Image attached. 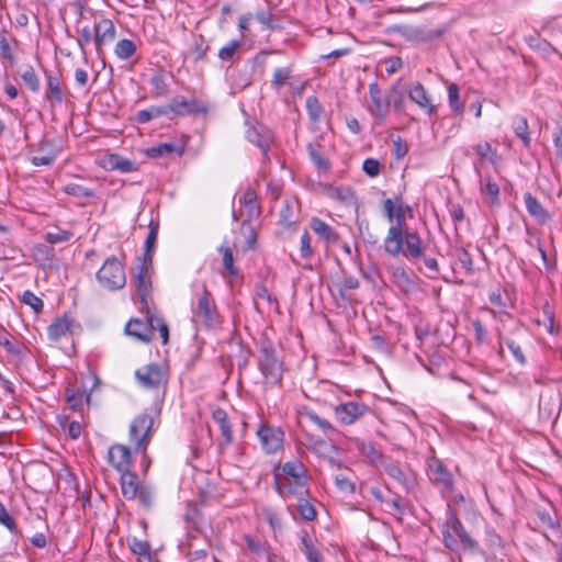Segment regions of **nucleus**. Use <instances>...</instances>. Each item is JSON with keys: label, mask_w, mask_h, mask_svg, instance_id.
I'll return each instance as SVG.
<instances>
[{"label": "nucleus", "mask_w": 562, "mask_h": 562, "mask_svg": "<svg viewBox=\"0 0 562 562\" xmlns=\"http://www.w3.org/2000/svg\"><path fill=\"white\" fill-rule=\"evenodd\" d=\"M256 20L262 24L267 30L277 31L281 30L282 26L277 23V16L269 11H258L256 13Z\"/></svg>", "instance_id": "obj_48"}, {"label": "nucleus", "mask_w": 562, "mask_h": 562, "mask_svg": "<svg viewBox=\"0 0 562 562\" xmlns=\"http://www.w3.org/2000/svg\"><path fill=\"white\" fill-rule=\"evenodd\" d=\"M442 33L441 29L416 27L411 32L409 38L417 43H429L439 38Z\"/></svg>", "instance_id": "obj_30"}, {"label": "nucleus", "mask_w": 562, "mask_h": 562, "mask_svg": "<svg viewBox=\"0 0 562 562\" xmlns=\"http://www.w3.org/2000/svg\"><path fill=\"white\" fill-rule=\"evenodd\" d=\"M246 138L257 145L265 158L268 157V151L273 143L272 132L261 124H251L246 131Z\"/></svg>", "instance_id": "obj_14"}, {"label": "nucleus", "mask_w": 562, "mask_h": 562, "mask_svg": "<svg viewBox=\"0 0 562 562\" xmlns=\"http://www.w3.org/2000/svg\"><path fill=\"white\" fill-rule=\"evenodd\" d=\"M149 232L145 239L144 244V254L142 257H137L136 260L145 261L147 263H153L154 252L157 244V237L159 232V221L150 220L148 225Z\"/></svg>", "instance_id": "obj_20"}, {"label": "nucleus", "mask_w": 562, "mask_h": 562, "mask_svg": "<svg viewBox=\"0 0 562 562\" xmlns=\"http://www.w3.org/2000/svg\"><path fill=\"white\" fill-rule=\"evenodd\" d=\"M369 94L373 106L369 109L370 113L380 121H384L391 106V98H383L380 86L376 81L369 85Z\"/></svg>", "instance_id": "obj_15"}, {"label": "nucleus", "mask_w": 562, "mask_h": 562, "mask_svg": "<svg viewBox=\"0 0 562 562\" xmlns=\"http://www.w3.org/2000/svg\"><path fill=\"white\" fill-rule=\"evenodd\" d=\"M257 436L262 450L268 453H276L283 445L284 432L268 424H261L257 430Z\"/></svg>", "instance_id": "obj_10"}, {"label": "nucleus", "mask_w": 562, "mask_h": 562, "mask_svg": "<svg viewBox=\"0 0 562 562\" xmlns=\"http://www.w3.org/2000/svg\"><path fill=\"white\" fill-rule=\"evenodd\" d=\"M64 192L76 198H92L94 195L91 189L75 182L66 184Z\"/></svg>", "instance_id": "obj_49"}, {"label": "nucleus", "mask_w": 562, "mask_h": 562, "mask_svg": "<svg viewBox=\"0 0 562 562\" xmlns=\"http://www.w3.org/2000/svg\"><path fill=\"white\" fill-rule=\"evenodd\" d=\"M503 341L519 364H525L527 362L522 350V342L519 338L504 337Z\"/></svg>", "instance_id": "obj_38"}, {"label": "nucleus", "mask_w": 562, "mask_h": 562, "mask_svg": "<svg viewBox=\"0 0 562 562\" xmlns=\"http://www.w3.org/2000/svg\"><path fill=\"white\" fill-rule=\"evenodd\" d=\"M65 395L69 407L72 409H78L80 407L83 397H86L87 401L90 400V395H86L85 392H76L70 389L66 390Z\"/></svg>", "instance_id": "obj_56"}, {"label": "nucleus", "mask_w": 562, "mask_h": 562, "mask_svg": "<svg viewBox=\"0 0 562 562\" xmlns=\"http://www.w3.org/2000/svg\"><path fill=\"white\" fill-rule=\"evenodd\" d=\"M97 279L110 291L122 289L126 283L123 263L115 256L109 257L97 272Z\"/></svg>", "instance_id": "obj_4"}, {"label": "nucleus", "mask_w": 562, "mask_h": 562, "mask_svg": "<svg viewBox=\"0 0 562 562\" xmlns=\"http://www.w3.org/2000/svg\"><path fill=\"white\" fill-rule=\"evenodd\" d=\"M108 461L117 471H126L132 467V450L121 443L112 445L108 450Z\"/></svg>", "instance_id": "obj_16"}, {"label": "nucleus", "mask_w": 562, "mask_h": 562, "mask_svg": "<svg viewBox=\"0 0 562 562\" xmlns=\"http://www.w3.org/2000/svg\"><path fill=\"white\" fill-rule=\"evenodd\" d=\"M186 150V142L178 143H161L156 146L149 147L146 149V155L150 158H159L169 156L171 154H177L178 156H182Z\"/></svg>", "instance_id": "obj_22"}, {"label": "nucleus", "mask_w": 562, "mask_h": 562, "mask_svg": "<svg viewBox=\"0 0 562 562\" xmlns=\"http://www.w3.org/2000/svg\"><path fill=\"white\" fill-rule=\"evenodd\" d=\"M20 76L25 86L34 93H37L41 88L40 79L31 65H25L20 72Z\"/></svg>", "instance_id": "obj_37"}, {"label": "nucleus", "mask_w": 562, "mask_h": 562, "mask_svg": "<svg viewBox=\"0 0 562 562\" xmlns=\"http://www.w3.org/2000/svg\"><path fill=\"white\" fill-rule=\"evenodd\" d=\"M513 128L516 136L522 142L524 147L529 148L531 138L527 119L521 115L515 116L513 120Z\"/></svg>", "instance_id": "obj_31"}, {"label": "nucleus", "mask_w": 562, "mask_h": 562, "mask_svg": "<svg viewBox=\"0 0 562 562\" xmlns=\"http://www.w3.org/2000/svg\"><path fill=\"white\" fill-rule=\"evenodd\" d=\"M337 420L342 425H351L370 413L364 403L349 401L337 405L334 409Z\"/></svg>", "instance_id": "obj_11"}, {"label": "nucleus", "mask_w": 562, "mask_h": 562, "mask_svg": "<svg viewBox=\"0 0 562 562\" xmlns=\"http://www.w3.org/2000/svg\"><path fill=\"white\" fill-rule=\"evenodd\" d=\"M386 97L391 98V105L394 106V110L397 111L402 108L404 94L400 89V81H397L390 88Z\"/></svg>", "instance_id": "obj_58"}, {"label": "nucleus", "mask_w": 562, "mask_h": 562, "mask_svg": "<svg viewBox=\"0 0 562 562\" xmlns=\"http://www.w3.org/2000/svg\"><path fill=\"white\" fill-rule=\"evenodd\" d=\"M46 98L60 103L63 101V93L58 77L56 75H53L52 72H46Z\"/></svg>", "instance_id": "obj_35"}, {"label": "nucleus", "mask_w": 562, "mask_h": 562, "mask_svg": "<svg viewBox=\"0 0 562 562\" xmlns=\"http://www.w3.org/2000/svg\"><path fill=\"white\" fill-rule=\"evenodd\" d=\"M448 101L456 115L463 114L464 105L459 100V86L457 83H450L448 86Z\"/></svg>", "instance_id": "obj_42"}, {"label": "nucleus", "mask_w": 562, "mask_h": 562, "mask_svg": "<svg viewBox=\"0 0 562 562\" xmlns=\"http://www.w3.org/2000/svg\"><path fill=\"white\" fill-rule=\"evenodd\" d=\"M127 544H128L130 550L134 554H136L138 557L150 559L151 548H150V544L148 541L139 540V539L133 537V538L127 539Z\"/></svg>", "instance_id": "obj_39"}, {"label": "nucleus", "mask_w": 562, "mask_h": 562, "mask_svg": "<svg viewBox=\"0 0 562 562\" xmlns=\"http://www.w3.org/2000/svg\"><path fill=\"white\" fill-rule=\"evenodd\" d=\"M306 149L311 160L319 170H328L330 168L329 160L323 155L321 144L311 143L307 145Z\"/></svg>", "instance_id": "obj_34"}, {"label": "nucleus", "mask_w": 562, "mask_h": 562, "mask_svg": "<svg viewBox=\"0 0 562 562\" xmlns=\"http://www.w3.org/2000/svg\"><path fill=\"white\" fill-rule=\"evenodd\" d=\"M362 170L370 178H374L380 173L381 165L378 159L367 158L362 164Z\"/></svg>", "instance_id": "obj_63"}, {"label": "nucleus", "mask_w": 562, "mask_h": 562, "mask_svg": "<svg viewBox=\"0 0 562 562\" xmlns=\"http://www.w3.org/2000/svg\"><path fill=\"white\" fill-rule=\"evenodd\" d=\"M297 497H299V501H297L296 509H297L301 518L306 521L314 520L316 518V514H317L314 505L308 499L304 498V496H297Z\"/></svg>", "instance_id": "obj_41"}, {"label": "nucleus", "mask_w": 562, "mask_h": 562, "mask_svg": "<svg viewBox=\"0 0 562 562\" xmlns=\"http://www.w3.org/2000/svg\"><path fill=\"white\" fill-rule=\"evenodd\" d=\"M301 540H302V546H303L302 551L306 555L307 560L310 562H319L321 554H319L318 550L312 543L306 531H304L302 533Z\"/></svg>", "instance_id": "obj_45"}, {"label": "nucleus", "mask_w": 562, "mask_h": 562, "mask_svg": "<svg viewBox=\"0 0 562 562\" xmlns=\"http://www.w3.org/2000/svg\"><path fill=\"white\" fill-rule=\"evenodd\" d=\"M154 315L147 311V319L142 321L139 318H132L125 326V333L130 336L135 337L137 340L143 342L151 341L156 325L153 323Z\"/></svg>", "instance_id": "obj_12"}, {"label": "nucleus", "mask_w": 562, "mask_h": 562, "mask_svg": "<svg viewBox=\"0 0 562 562\" xmlns=\"http://www.w3.org/2000/svg\"><path fill=\"white\" fill-rule=\"evenodd\" d=\"M193 316L210 329L217 328L222 323L213 296L205 285L193 308Z\"/></svg>", "instance_id": "obj_6"}, {"label": "nucleus", "mask_w": 562, "mask_h": 562, "mask_svg": "<svg viewBox=\"0 0 562 562\" xmlns=\"http://www.w3.org/2000/svg\"><path fill=\"white\" fill-rule=\"evenodd\" d=\"M292 77L291 67L277 68L271 79V87L274 90H280Z\"/></svg>", "instance_id": "obj_43"}, {"label": "nucleus", "mask_w": 562, "mask_h": 562, "mask_svg": "<svg viewBox=\"0 0 562 562\" xmlns=\"http://www.w3.org/2000/svg\"><path fill=\"white\" fill-rule=\"evenodd\" d=\"M524 201L528 213L540 223H546L550 218L542 204L530 192L524 194Z\"/></svg>", "instance_id": "obj_27"}, {"label": "nucleus", "mask_w": 562, "mask_h": 562, "mask_svg": "<svg viewBox=\"0 0 562 562\" xmlns=\"http://www.w3.org/2000/svg\"><path fill=\"white\" fill-rule=\"evenodd\" d=\"M428 477L429 480L441 488L443 492H451L453 487V480L451 473L436 458H432L428 463Z\"/></svg>", "instance_id": "obj_13"}, {"label": "nucleus", "mask_w": 562, "mask_h": 562, "mask_svg": "<svg viewBox=\"0 0 562 562\" xmlns=\"http://www.w3.org/2000/svg\"><path fill=\"white\" fill-rule=\"evenodd\" d=\"M116 36V29L110 19H102L94 25V46L98 54L102 53V47Z\"/></svg>", "instance_id": "obj_17"}, {"label": "nucleus", "mask_w": 562, "mask_h": 562, "mask_svg": "<svg viewBox=\"0 0 562 562\" xmlns=\"http://www.w3.org/2000/svg\"><path fill=\"white\" fill-rule=\"evenodd\" d=\"M170 114V106L167 105H151L148 109L139 110L136 113V122L139 124H145L154 119L160 117V116H169Z\"/></svg>", "instance_id": "obj_28"}, {"label": "nucleus", "mask_w": 562, "mask_h": 562, "mask_svg": "<svg viewBox=\"0 0 562 562\" xmlns=\"http://www.w3.org/2000/svg\"><path fill=\"white\" fill-rule=\"evenodd\" d=\"M305 465L299 461H288L274 472L276 490L283 498L308 495Z\"/></svg>", "instance_id": "obj_2"}, {"label": "nucleus", "mask_w": 562, "mask_h": 562, "mask_svg": "<svg viewBox=\"0 0 562 562\" xmlns=\"http://www.w3.org/2000/svg\"><path fill=\"white\" fill-rule=\"evenodd\" d=\"M456 257H457L458 261L462 265V267L465 269L467 273L472 274L474 271V268H473V260H472L469 251L464 248H458L456 250Z\"/></svg>", "instance_id": "obj_60"}, {"label": "nucleus", "mask_w": 562, "mask_h": 562, "mask_svg": "<svg viewBox=\"0 0 562 562\" xmlns=\"http://www.w3.org/2000/svg\"><path fill=\"white\" fill-rule=\"evenodd\" d=\"M407 92L409 99L420 109L425 110L427 114L432 115L436 113V106L432 104L431 98L422 82H414Z\"/></svg>", "instance_id": "obj_18"}, {"label": "nucleus", "mask_w": 562, "mask_h": 562, "mask_svg": "<svg viewBox=\"0 0 562 562\" xmlns=\"http://www.w3.org/2000/svg\"><path fill=\"white\" fill-rule=\"evenodd\" d=\"M139 504L146 509L149 510L154 504V493L150 487L142 486L137 493Z\"/></svg>", "instance_id": "obj_59"}, {"label": "nucleus", "mask_w": 562, "mask_h": 562, "mask_svg": "<svg viewBox=\"0 0 562 562\" xmlns=\"http://www.w3.org/2000/svg\"><path fill=\"white\" fill-rule=\"evenodd\" d=\"M154 418L147 413L136 416L130 425V440L135 445L134 451L146 457V450L151 439Z\"/></svg>", "instance_id": "obj_5"}, {"label": "nucleus", "mask_w": 562, "mask_h": 562, "mask_svg": "<svg viewBox=\"0 0 562 562\" xmlns=\"http://www.w3.org/2000/svg\"><path fill=\"white\" fill-rule=\"evenodd\" d=\"M212 417L214 422L218 425L225 443H231L233 441V431L226 411L218 407L213 412Z\"/></svg>", "instance_id": "obj_29"}, {"label": "nucleus", "mask_w": 562, "mask_h": 562, "mask_svg": "<svg viewBox=\"0 0 562 562\" xmlns=\"http://www.w3.org/2000/svg\"><path fill=\"white\" fill-rule=\"evenodd\" d=\"M311 229L327 243H337L339 240L338 233L327 223L318 217H313L310 222Z\"/></svg>", "instance_id": "obj_25"}, {"label": "nucleus", "mask_w": 562, "mask_h": 562, "mask_svg": "<svg viewBox=\"0 0 562 562\" xmlns=\"http://www.w3.org/2000/svg\"><path fill=\"white\" fill-rule=\"evenodd\" d=\"M248 550L260 559H265L267 562L272 561V553L269 543L261 539L255 538L249 535L244 536Z\"/></svg>", "instance_id": "obj_23"}, {"label": "nucleus", "mask_w": 562, "mask_h": 562, "mask_svg": "<svg viewBox=\"0 0 562 562\" xmlns=\"http://www.w3.org/2000/svg\"><path fill=\"white\" fill-rule=\"evenodd\" d=\"M0 524L8 528L12 533H18L19 529L14 519L8 513L5 506L0 502Z\"/></svg>", "instance_id": "obj_62"}, {"label": "nucleus", "mask_w": 562, "mask_h": 562, "mask_svg": "<svg viewBox=\"0 0 562 562\" xmlns=\"http://www.w3.org/2000/svg\"><path fill=\"white\" fill-rule=\"evenodd\" d=\"M21 301L31 306L36 314L41 313L44 308L43 301L30 290L23 292Z\"/></svg>", "instance_id": "obj_52"}, {"label": "nucleus", "mask_w": 562, "mask_h": 562, "mask_svg": "<svg viewBox=\"0 0 562 562\" xmlns=\"http://www.w3.org/2000/svg\"><path fill=\"white\" fill-rule=\"evenodd\" d=\"M218 251L223 255V266L229 276H237L239 270L234 265L233 251L228 246L218 247Z\"/></svg>", "instance_id": "obj_47"}, {"label": "nucleus", "mask_w": 562, "mask_h": 562, "mask_svg": "<svg viewBox=\"0 0 562 562\" xmlns=\"http://www.w3.org/2000/svg\"><path fill=\"white\" fill-rule=\"evenodd\" d=\"M72 323L74 321L67 315L58 317L48 326L47 333L49 339L53 341L59 340L63 336L70 331Z\"/></svg>", "instance_id": "obj_26"}, {"label": "nucleus", "mask_w": 562, "mask_h": 562, "mask_svg": "<svg viewBox=\"0 0 562 562\" xmlns=\"http://www.w3.org/2000/svg\"><path fill=\"white\" fill-rule=\"evenodd\" d=\"M306 448L319 457H328L338 452V447L333 442L313 436L307 437Z\"/></svg>", "instance_id": "obj_24"}, {"label": "nucleus", "mask_w": 562, "mask_h": 562, "mask_svg": "<svg viewBox=\"0 0 562 562\" xmlns=\"http://www.w3.org/2000/svg\"><path fill=\"white\" fill-rule=\"evenodd\" d=\"M481 192L485 199H488L490 204H499V187L491 178L485 179V183H482Z\"/></svg>", "instance_id": "obj_36"}, {"label": "nucleus", "mask_w": 562, "mask_h": 562, "mask_svg": "<svg viewBox=\"0 0 562 562\" xmlns=\"http://www.w3.org/2000/svg\"><path fill=\"white\" fill-rule=\"evenodd\" d=\"M258 367L267 381L280 384L283 375V363L276 353L273 344L263 338L260 341Z\"/></svg>", "instance_id": "obj_3"}, {"label": "nucleus", "mask_w": 562, "mask_h": 562, "mask_svg": "<svg viewBox=\"0 0 562 562\" xmlns=\"http://www.w3.org/2000/svg\"><path fill=\"white\" fill-rule=\"evenodd\" d=\"M392 276L395 283L403 289H408L413 285V280L403 267L394 268Z\"/></svg>", "instance_id": "obj_54"}, {"label": "nucleus", "mask_w": 562, "mask_h": 562, "mask_svg": "<svg viewBox=\"0 0 562 562\" xmlns=\"http://www.w3.org/2000/svg\"><path fill=\"white\" fill-rule=\"evenodd\" d=\"M382 207L384 212V216L390 223L395 222L396 220L401 221V212L397 209V196L392 199H385L382 201Z\"/></svg>", "instance_id": "obj_44"}, {"label": "nucleus", "mask_w": 562, "mask_h": 562, "mask_svg": "<svg viewBox=\"0 0 562 562\" xmlns=\"http://www.w3.org/2000/svg\"><path fill=\"white\" fill-rule=\"evenodd\" d=\"M450 524L453 532L460 539L463 549L469 551H476L479 546L477 542L467 532L462 522L453 512L449 513Z\"/></svg>", "instance_id": "obj_21"}, {"label": "nucleus", "mask_w": 562, "mask_h": 562, "mask_svg": "<svg viewBox=\"0 0 562 562\" xmlns=\"http://www.w3.org/2000/svg\"><path fill=\"white\" fill-rule=\"evenodd\" d=\"M106 165L111 170H119L121 172H132L136 170L135 164L119 154H111L108 157Z\"/></svg>", "instance_id": "obj_33"}, {"label": "nucleus", "mask_w": 562, "mask_h": 562, "mask_svg": "<svg viewBox=\"0 0 562 562\" xmlns=\"http://www.w3.org/2000/svg\"><path fill=\"white\" fill-rule=\"evenodd\" d=\"M135 378L145 389L157 390L168 382V373L158 363H148L135 371Z\"/></svg>", "instance_id": "obj_8"}, {"label": "nucleus", "mask_w": 562, "mask_h": 562, "mask_svg": "<svg viewBox=\"0 0 562 562\" xmlns=\"http://www.w3.org/2000/svg\"><path fill=\"white\" fill-rule=\"evenodd\" d=\"M335 485L337 486V488L342 492V493H351L353 494L355 491H356V485L355 483L352 482V480L346 475V474H337L335 475Z\"/></svg>", "instance_id": "obj_55"}, {"label": "nucleus", "mask_w": 562, "mask_h": 562, "mask_svg": "<svg viewBox=\"0 0 562 562\" xmlns=\"http://www.w3.org/2000/svg\"><path fill=\"white\" fill-rule=\"evenodd\" d=\"M240 45V40H232L227 45L218 50V58L223 61L232 60Z\"/></svg>", "instance_id": "obj_51"}, {"label": "nucleus", "mask_w": 562, "mask_h": 562, "mask_svg": "<svg viewBox=\"0 0 562 562\" xmlns=\"http://www.w3.org/2000/svg\"><path fill=\"white\" fill-rule=\"evenodd\" d=\"M442 542L443 546L451 551H454L458 548V540L450 531L448 525H445L442 528Z\"/></svg>", "instance_id": "obj_64"}, {"label": "nucleus", "mask_w": 562, "mask_h": 562, "mask_svg": "<svg viewBox=\"0 0 562 562\" xmlns=\"http://www.w3.org/2000/svg\"><path fill=\"white\" fill-rule=\"evenodd\" d=\"M135 282H136V291L139 297V302L142 305V310H149L148 300L150 299L153 292L151 284V273H153V263H147L145 261L136 260L135 267Z\"/></svg>", "instance_id": "obj_7"}, {"label": "nucleus", "mask_w": 562, "mask_h": 562, "mask_svg": "<svg viewBox=\"0 0 562 562\" xmlns=\"http://www.w3.org/2000/svg\"><path fill=\"white\" fill-rule=\"evenodd\" d=\"M150 85L155 97H164L168 93V83L166 81V76L162 72H156L150 78Z\"/></svg>", "instance_id": "obj_46"}, {"label": "nucleus", "mask_w": 562, "mask_h": 562, "mask_svg": "<svg viewBox=\"0 0 562 562\" xmlns=\"http://www.w3.org/2000/svg\"><path fill=\"white\" fill-rule=\"evenodd\" d=\"M396 210H400L402 218L389 227L383 240V250L392 258L403 256L409 261H417L424 258L425 248L418 232L407 227L406 215L413 217V209L397 195Z\"/></svg>", "instance_id": "obj_1"}, {"label": "nucleus", "mask_w": 562, "mask_h": 562, "mask_svg": "<svg viewBox=\"0 0 562 562\" xmlns=\"http://www.w3.org/2000/svg\"><path fill=\"white\" fill-rule=\"evenodd\" d=\"M358 450L369 458L372 462H376L382 459V453L375 448L372 442L361 441L357 445Z\"/></svg>", "instance_id": "obj_53"}, {"label": "nucleus", "mask_w": 562, "mask_h": 562, "mask_svg": "<svg viewBox=\"0 0 562 562\" xmlns=\"http://www.w3.org/2000/svg\"><path fill=\"white\" fill-rule=\"evenodd\" d=\"M384 471L390 477L394 479L405 490L409 488V480L398 462L391 461L385 463Z\"/></svg>", "instance_id": "obj_32"}, {"label": "nucleus", "mask_w": 562, "mask_h": 562, "mask_svg": "<svg viewBox=\"0 0 562 562\" xmlns=\"http://www.w3.org/2000/svg\"><path fill=\"white\" fill-rule=\"evenodd\" d=\"M474 150L482 159H488L492 162H494L495 158L497 157L496 151L492 149L491 144L487 142L477 144L474 147Z\"/></svg>", "instance_id": "obj_61"}, {"label": "nucleus", "mask_w": 562, "mask_h": 562, "mask_svg": "<svg viewBox=\"0 0 562 562\" xmlns=\"http://www.w3.org/2000/svg\"><path fill=\"white\" fill-rule=\"evenodd\" d=\"M119 473L121 474L120 485L123 497L127 501L135 499L138 491L143 486L138 481L137 474L131 469Z\"/></svg>", "instance_id": "obj_19"}, {"label": "nucleus", "mask_w": 562, "mask_h": 562, "mask_svg": "<svg viewBox=\"0 0 562 562\" xmlns=\"http://www.w3.org/2000/svg\"><path fill=\"white\" fill-rule=\"evenodd\" d=\"M304 416L315 424L319 429H322L324 432L327 431H336L335 427L326 419L318 416L315 412H306Z\"/></svg>", "instance_id": "obj_57"}, {"label": "nucleus", "mask_w": 562, "mask_h": 562, "mask_svg": "<svg viewBox=\"0 0 562 562\" xmlns=\"http://www.w3.org/2000/svg\"><path fill=\"white\" fill-rule=\"evenodd\" d=\"M136 52V45L133 41L123 38L120 40L116 45L114 53L120 59H128L131 58Z\"/></svg>", "instance_id": "obj_40"}, {"label": "nucleus", "mask_w": 562, "mask_h": 562, "mask_svg": "<svg viewBox=\"0 0 562 562\" xmlns=\"http://www.w3.org/2000/svg\"><path fill=\"white\" fill-rule=\"evenodd\" d=\"M170 113L173 116L198 115L206 114L209 105L206 102L199 101L198 99L187 100L182 95H177L170 100Z\"/></svg>", "instance_id": "obj_9"}, {"label": "nucleus", "mask_w": 562, "mask_h": 562, "mask_svg": "<svg viewBox=\"0 0 562 562\" xmlns=\"http://www.w3.org/2000/svg\"><path fill=\"white\" fill-rule=\"evenodd\" d=\"M306 110H307L310 119L313 122H317L323 112V106L315 95H310L306 99Z\"/></svg>", "instance_id": "obj_50"}]
</instances>
